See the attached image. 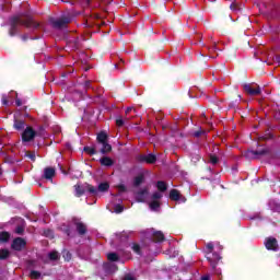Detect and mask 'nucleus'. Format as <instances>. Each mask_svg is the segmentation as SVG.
<instances>
[{
	"label": "nucleus",
	"instance_id": "14",
	"mask_svg": "<svg viewBox=\"0 0 280 280\" xmlns=\"http://www.w3.org/2000/svg\"><path fill=\"white\" fill-rule=\"evenodd\" d=\"M153 240L154 242H163V240H165V235L161 231L154 232Z\"/></svg>",
	"mask_w": 280,
	"mask_h": 280
},
{
	"label": "nucleus",
	"instance_id": "13",
	"mask_svg": "<svg viewBox=\"0 0 280 280\" xmlns=\"http://www.w3.org/2000/svg\"><path fill=\"white\" fill-rule=\"evenodd\" d=\"M170 198H171V200L178 201V200H180V192L176 189H173L170 191Z\"/></svg>",
	"mask_w": 280,
	"mask_h": 280
},
{
	"label": "nucleus",
	"instance_id": "22",
	"mask_svg": "<svg viewBox=\"0 0 280 280\" xmlns=\"http://www.w3.org/2000/svg\"><path fill=\"white\" fill-rule=\"evenodd\" d=\"M208 259L211 264L215 262V261H220V255L218 254H212V256H208Z\"/></svg>",
	"mask_w": 280,
	"mask_h": 280
},
{
	"label": "nucleus",
	"instance_id": "24",
	"mask_svg": "<svg viewBox=\"0 0 280 280\" xmlns=\"http://www.w3.org/2000/svg\"><path fill=\"white\" fill-rule=\"evenodd\" d=\"M84 152H86L88 154H95V147H85Z\"/></svg>",
	"mask_w": 280,
	"mask_h": 280
},
{
	"label": "nucleus",
	"instance_id": "18",
	"mask_svg": "<svg viewBox=\"0 0 280 280\" xmlns=\"http://www.w3.org/2000/svg\"><path fill=\"white\" fill-rule=\"evenodd\" d=\"M109 187L108 183H102L98 185V191H108Z\"/></svg>",
	"mask_w": 280,
	"mask_h": 280
},
{
	"label": "nucleus",
	"instance_id": "27",
	"mask_svg": "<svg viewBox=\"0 0 280 280\" xmlns=\"http://www.w3.org/2000/svg\"><path fill=\"white\" fill-rule=\"evenodd\" d=\"M31 279H40V272L31 271Z\"/></svg>",
	"mask_w": 280,
	"mask_h": 280
},
{
	"label": "nucleus",
	"instance_id": "43",
	"mask_svg": "<svg viewBox=\"0 0 280 280\" xmlns=\"http://www.w3.org/2000/svg\"><path fill=\"white\" fill-rule=\"evenodd\" d=\"M16 104H18V106H21V102L20 101H16Z\"/></svg>",
	"mask_w": 280,
	"mask_h": 280
},
{
	"label": "nucleus",
	"instance_id": "4",
	"mask_svg": "<svg viewBox=\"0 0 280 280\" xmlns=\"http://www.w3.org/2000/svg\"><path fill=\"white\" fill-rule=\"evenodd\" d=\"M14 23L18 25H25V27H32L34 25V21L32 18H26V20H23L21 18H14Z\"/></svg>",
	"mask_w": 280,
	"mask_h": 280
},
{
	"label": "nucleus",
	"instance_id": "11",
	"mask_svg": "<svg viewBox=\"0 0 280 280\" xmlns=\"http://www.w3.org/2000/svg\"><path fill=\"white\" fill-rule=\"evenodd\" d=\"M101 165H104L105 167H110L113 165V159L105 156L100 160Z\"/></svg>",
	"mask_w": 280,
	"mask_h": 280
},
{
	"label": "nucleus",
	"instance_id": "30",
	"mask_svg": "<svg viewBox=\"0 0 280 280\" xmlns=\"http://www.w3.org/2000/svg\"><path fill=\"white\" fill-rule=\"evenodd\" d=\"M145 191L141 192L140 195H138V202H143L145 199H143V196H145Z\"/></svg>",
	"mask_w": 280,
	"mask_h": 280
},
{
	"label": "nucleus",
	"instance_id": "44",
	"mask_svg": "<svg viewBox=\"0 0 280 280\" xmlns=\"http://www.w3.org/2000/svg\"><path fill=\"white\" fill-rule=\"evenodd\" d=\"M196 135V137H200V132H197V133H195Z\"/></svg>",
	"mask_w": 280,
	"mask_h": 280
},
{
	"label": "nucleus",
	"instance_id": "39",
	"mask_svg": "<svg viewBox=\"0 0 280 280\" xmlns=\"http://www.w3.org/2000/svg\"><path fill=\"white\" fill-rule=\"evenodd\" d=\"M88 189L91 194H95V188L93 186H88Z\"/></svg>",
	"mask_w": 280,
	"mask_h": 280
},
{
	"label": "nucleus",
	"instance_id": "9",
	"mask_svg": "<svg viewBox=\"0 0 280 280\" xmlns=\"http://www.w3.org/2000/svg\"><path fill=\"white\" fill-rule=\"evenodd\" d=\"M97 141H98V143H107V141H108V135L106 133V132H100L98 135H97Z\"/></svg>",
	"mask_w": 280,
	"mask_h": 280
},
{
	"label": "nucleus",
	"instance_id": "35",
	"mask_svg": "<svg viewBox=\"0 0 280 280\" xmlns=\"http://www.w3.org/2000/svg\"><path fill=\"white\" fill-rule=\"evenodd\" d=\"M27 156L31 161H36V155L34 153H28Z\"/></svg>",
	"mask_w": 280,
	"mask_h": 280
},
{
	"label": "nucleus",
	"instance_id": "8",
	"mask_svg": "<svg viewBox=\"0 0 280 280\" xmlns=\"http://www.w3.org/2000/svg\"><path fill=\"white\" fill-rule=\"evenodd\" d=\"M141 161H144L145 163H156V155L154 154L142 155Z\"/></svg>",
	"mask_w": 280,
	"mask_h": 280
},
{
	"label": "nucleus",
	"instance_id": "38",
	"mask_svg": "<svg viewBox=\"0 0 280 280\" xmlns=\"http://www.w3.org/2000/svg\"><path fill=\"white\" fill-rule=\"evenodd\" d=\"M118 191H126V186H124V185H119L118 186Z\"/></svg>",
	"mask_w": 280,
	"mask_h": 280
},
{
	"label": "nucleus",
	"instance_id": "32",
	"mask_svg": "<svg viewBox=\"0 0 280 280\" xmlns=\"http://www.w3.org/2000/svg\"><path fill=\"white\" fill-rule=\"evenodd\" d=\"M206 248H207V250H208L209 253H211V252L213 250V243H208V244L206 245Z\"/></svg>",
	"mask_w": 280,
	"mask_h": 280
},
{
	"label": "nucleus",
	"instance_id": "25",
	"mask_svg": "<svg viewBox=\"0 0 280 280\" xmlns=\"http://www.w3.org/2000/svg\"><path fill=\"white\" fill-rule=\"evenodd\" d=\"M141 183H143V175H138V176L135 178V185H136V186H139V185H141Z\"/></svg>",
	"mask_w": 280,
	"mask_h": 280
},
{
	"label": "nucleus",
	"instance_id": "41",
	"mask_svg": "<svg viewBox=\"0 0 280 280\" xmlns=\"http://www.w3.org/2000/svg\"><path fill=\"white\" fill-rule=\"evenodd\" d=\"M2 104H8V100L3 98Z\"/></svg>",
	"mask_w": 280,
	"mask_h": 280
},
{
	"label": "nucleus",
	"instance_id": "17",
	"mask_svg": "<svg viewBox=\"0 0 280 280\" xmlns=\"http://www.w3.org/2000/svg\"><path fill=\"white\" fill-rule=\"evenodd\" d=\"M14 128L15 130H23L25 128V122L22 120H15Z\"/></svg>",
	"mask_w": 280,
	"mask_h": 280
},
{
	"label": "nucleus",
	"instance_id": "29",
	"mask_svg": "<svg viewBox=\"0 0 280 280\" xmlns=\"http://www.w3.org/2000/svg\"><path fill=\"white\" fill-rule=\"evenodd\" d=\"M210 163H212V165H215L218 163V156L210 155Z\"/></svg>",
	"mask_w": 280,
	"mask_h": 280
},
{
	"label": "nucleus",
	"instance_id": "23",
	"mask_svg": "<svg viewBox=\"0 0 280 280\" xmlns=\"http://www.w3.org/2000/svg\"><path fill=\"white\" fill-rule=\"evenodd\" d=\"M107 259L109 261H117V259H119V256H117L116 253H110V254H107Z\"/></svg>",
	"mask_w": 280,
	"mask_h": 280
},
{
	"label": "nucleus",
	"instance_id": "3",
	"mask_svg": "<svg viewBox=\"0 0 280 280\" xmlns=\"http://www.w3.org/2000/svg\"><path fill=\"white\" fill-rule=\"evenodd\" d=\"M69 19H65V18H60V19H51L50 23L52 25V27H65V25H67V23H69Z\"/></svg>",
	"mask_w": 280,
	"mask_h": 280
},
{
	"label": "nucleus",
	"instance_id": "37",
	"mask_svg": "<svg viewBox=\"0 0 280 280\" xmlns=\"http://www.w3.org/2000/svg\"><path fill=\"white\" fill-rule=\"evenodd\" d=\"M124 280H135V277H132L131 275H126Z\"/></svg>",
	"mask_w": 280,
	"mask_h": 280
},
{
	"label": "nucleus",
	"instance_id": "34",
	"mask_svg": "<svg viewBox=\"0 0 280 280\" xmlns=\"http://www.w3.org/2000/svg\"><path fill=\"white\" fill-rule=\"evenodd\" d=\"M23 231H24L23 226H18L15 229V233H18V235H21V233H23Z\"/></svg>",
	"mask_w": 280,
	"mask_h": 280
},
{
	"label": "nucleus",
	"instance_id": "16",
	"mask_svg": "<svg viewBox=\"0 0 280 280\" xmlns=\"http://www.w3.org/2000/svg\"><path fill=\"white\" fill-rule=\"evenodd\" d=\"M74 189H75V196H78V198H80V196H82L85 191L84 187L80 185H75Z\"/></svg>",
	"mask_w": 280,
	"mask_h": 280
},
{
	"label": "nucleus",
	"instance_id": "15",
	"mask_svg": "<svg viewBox=\"0 0 280 280\" xmlns=\"http://www.w3.org/2000/svg\"><path fill=\"white\" fill-rule=\"evenodd\" d=\"M77 231L80 233V235H84L86 233V225H84L82 222H77Z\"/></svg>",
	"mask_w": 280,
	"mask_h": 280
},
{
	"label": "nucleus",
	"instance_id": "6",
	"mask_svg": "<svg viewBox=\"0 0 280 280\" xmlns=\"http://www.w3.org/2000/svg\"><path fill=\"white\" fill-rule=\"evenodd\" d=\"M265 246L268 250H277L279 245L277 244V238L269 237L267 238Z\"/></svg>",
	"mask_w": 280,
	"mask_h": 280
},
{
	"label": "nucleus",
	"instance_id": "36",
	"mask_svg": "<svg viewBox=\"0 0 280 280\" xmlns=\"http://www.w3.org/2000/svg\"><path fill=\"white\" fill-rule=\"evenodd\" d=\"M63 257H65V259H71V254L69 253V252H66L65 254H63Z\"/></svg>",
	"mask_w": 280,
	"mask_h": 280
},
{
	"label": "nucleus",
	"instance_id": "42",
	"mask_svg": "<svg viewBox=\"0 0 280 280\" xmlns=\"http://www.w3.org/2000/svg\"><path fill=\"white\" fill-rule=\"evenodd\" d=\"M201 280H209V277L206 276Z\"/></svg>",
	"mask_w": 280,
	"mask_h": 280
},
{
	"label": "nucleus",
	"instance_id": "33",
	"mask_svg": "<svg viewBox=\"0 0 280 280\" xmlns=\"http://www.w3.org/2000/svg\"><path fill=\"white\" fill-rule=\"evenodd\" d=\"M124 124H125V121H124L121 118H117V119H116V125H117L118 127L124 126Z\"/></svg>",
	"mask_w": 280,
	"mask_h": 280
},
{
	"label": "nucleus",
	"instance_id": "31",
	"mask_svg": "<svg viewBox=\"0 0 280 280\" xmlns=\"http://www.w3.org/2000/svg\"><path fill=\"white\" fill-rule=\"evenodd\" d=\"M121 211H124V207L119 205L115 207V213H121Z\"/></svg>",
	"mask_w": 280,
	"mask_h": 280
},
{
	"label": "nucleus",
	"instance_id": "26",
	"mask_svg": "<svg viewBox=\"0 0 280 280\" xmlns=\"http://www.w3.org/2000/svg\"><path fill=\"white\" fill-rule=\"evenodd\" d=\"M131 248L133 252L137 253V255H141V247L139 246V244H133Z\"/></svg>",
	"mask_w": 280,
	"mask_h": 280
},
{
	"label": "nucleus",
	"instance_id": "28",
	"mask_svg": "<svg viewBox=\"0 0 280 280\" xmlns=\"http://www.w3.org/2000/svg\"><path fill=\"white\" fill-rule=\"evenodd\" d=\"M49 259H51L52 261H56V259H58V254L56 252H51L49 254Z\"/></svg>",
	"mask_w": 280,
	"mask_h": 280
},
{
	"label": "nucleus",
	"instance_id": "1",
	"mask_svg": "<svg viewBox=\"0 0 280 280\" xmlns=\"http://www.w3.org/2000/svg\"><path fill=\"white\" fill-rule=\"evenodd\" d=\"M161 198H163V194L161 192H154L152 195V200L149 203L151 211H159V207H161V201L159 200H161Z\"/></svg>",
	"mask_w": 280,
	"mask_h": 280
},
{
	"label": "nucleus",
	"instance_id": "2",
	"mask_svg": "<svg viewBox=\"0 0 280 280\" xmlns=\"http://www.w3.org/2000/svg\"><path fill=\"white\" fill-rule=\"evenodd\" d=\"M34 137H36V131L32 127H27L22 133V141H34Z\"/></svg>",
	"mask_w": 280,
	"mask_h": 280
},
{
	"label": "nucleus",
	"instance_id": "20",
	"mask_svg": "<svg viewBox=\"0 0 280 280\" xmlns=\"http://www.w3.org/2000/svg\"><path fill=\"white\" fill-rule=\"evenodd\" d=\"M10 240V234L8 232L0 233V242H8Z\"/></svg>",
	"mask_w": 280,
	"mask_h": 280
},
{
	"label": "nucleus",
	"instance_id": "40",
	"mask_svg": "<svg viewBox=\"0 0 280 280\" xmlns=\"http://www.w3.org/2000/svg\"><path fill=\"white\" fill-rule=\"evenodd\" d=\"M132 110V107L127 108L126 114L130 113Z\"/></svg>",
	"mask_w": 280,
	"mask_h": 280
},
{
	"label": "nucleus",
	"instance_id": "5",
	"mask_svg": "<svg viewBox=\"0 0 280 280\" xmlns=\"http://www.w3.org/2000/svg\"><path fill=\"white\" fill-rule=\"evenodd\" d=\"M25 240L19 237L13 241L12 248L14 250H23L25 248Z\"/></svg>",
	"mask_w": 280,
	"mask_h": 280
},
{
	"label": "nucleus",
	"instance_id": "10",
	"mask_svg": "<svg viewBox=\"0 0 280 280\" xmlns=\"http://www.w3.org/2000/svg\"><path fill=\"white\" fill-rule=\"evenodd\" d=\"M101 152L102 154H107V152H110L113 150V147L108 142L101 143Z\"/></svg>",
	"mask_w": 280,
	"mask_h": 280
},
{
	"label": "nucleus",
	"instance_id": "12",
	"mask_svg": "<svg viewBox=\"0 0 280 280\" xmlns=\"http://www.w3.org/2000/svg\"><path fill=\"white\" fill-rule=\"evenodd\" d=\"M55 174H56V170H54L52 167L45 168L44 171V176L45 178H48V179L54 178Z\"/></svg>",
	"mask_w": 280,
	"mask_h": 280
},
{
	"label": "nucleus",
	"instance_id": "21",
	"mask_svg": "<svg viewBox=\"0 0 280 280\" xmlns=\"http://www.w3.org/2000/svg\"><path fill=\"white\" fill-rule=\"evenodd\" d=\"M9 256H10V252L8 249L0 250V259H8Z\"/></svg>",
	"mask_w": 280,
	"mask_h": 280
},
{
	"label": "nucleus",
	"instance_id": "19",
	"mask_svg": "<svg viewBox=\"0 0 280 280\" xmlns=\"http://www.w3.org/2000/svg\"><path fill=\"white\" fill-rule=\"evenodd\" d=\"M159 191H165L167 189V184L165 182H158Z\"/></svg>",
	"mask_w": 280,
	"mask_h": 280
},
{
	"label": "nucleus",
	"instance_id": "7",
	"mask_svg": "<svg viewBox=\"0 0 280 280\" xmlns=\"http://www.w3.org/2000/svg\"><path fill=\"white\" fill-rule=\"evenodd\" d=\"M244 91L245 93H248V95H259L261 93L259 88H252L248 84L244 85Z\"/></svg>",
	"mask_w": 280,
	"mask_h": 280
}]
</instances>
